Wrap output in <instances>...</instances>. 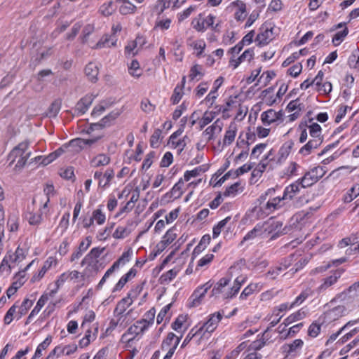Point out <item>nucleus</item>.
Listing matches in <instances>:
<instances>
[{
    "instance_id": "16",
    "label": "nucleus",
    "mask_w": 359,
    "mask_h": 359,
    "mask_svg": "<svg viewBox=\"0 0 359 359\" xmlns=\"http://www.w3.org/2000/svg\"><path fill=\"white\" fill-rule=\"evenodd\" d=\"M223 128V123L219 119H217L212 125L206 128L202 135L207 142L214 140L215 136L219 134Z\"/></svg>"
},
{
    "instance_id": "48",
    "label": "nucleus",
    "mask_w": 359,
    "mask_h": 359,
    "mask_svg": "<svg viewBox=\"0 0 359 359\" xmlns=\"http://www.w3.org/2000/svg\"><path fill=\"white\" fill-rule=\"evenodd\" d=\"M116 6L114 4V2L110 1L106 3H104L100 8L99 11L100 13L104 16L111 15L116 11Z\"/></svg>"
},
{
    "instance_id": "5",
    "label": "nucleus",
    "mask_w": 359,
    "mask_h": 359,
    "mask_svg": "<svg viewBox=\"0 0 359 359\" xmlns=\"http://www.w3.org/2000/svg\"><path fill=\"white\" fill-rule=\"evenodd\" d=\"M141 290L142 287L139 285L130 290L127 296L117 303L114 311V316H123L126 318L133 311V309L129 310L126 315H124L125 312L140 295Z\"/></svg>"
},
{
    "instance_id": "32",
    "label": "nucleus",
    "mask_w": 359,
    "mask_h": 359,
    "mask_svg": "<svg viewBox=\"0 0 359 359\" xmlns=\"http://www.w3.org/2000/svg\"><path fill=\"white\" fill-rule=\"evenodd\" d=\"M94 97L93 95H86L82 98L76 105V110L81 114L86 113L91 105Z\"/></svg>"
},
{
    "instance_id": "58",
    "label": "nucleus",
    "mask_w": 359,
    "mask_h": 359,
    "mask_svg": "<svg viewBox=\"0 0 359 359\" xmlns=\"http://www.w3.org/2000/svg\"><path fill=\"white\" fill-rule=\"evenodd\" d=\"M203 75V67L201 65L196 64L191 68L189 74L191 80H199Z\"/></svg>"
},
{
    "instance_id": "19",
    "label": "nucleus",
    "mask_w": 359,
    "mask_h": 359,
    "mask_svg": "<svg viewBox=\"0 0 359 359\" xmlns=\"http://www.w3.org/2000/svg\"><path fill=\"white\" fill-rule=\"evenodd\" d=\"M283 116V114L282 111H276L275 110L271 109L266 111H264L261 114V120L264 124L269 126L273 123L281 120Z\"/></svg>"
},
{
    "instance_id": "10",
    "label": "nucleus",
    "mask_w": 359,
    "mask_h": 359,
    "mask_svg": "<svg viewBox=\"0 0 359 359\" xmlns=\"http://www.w3.org/2000/svg\"><path fill=\"white\" fill-rule=\"evenodd\" d=\"M212 284L210 281L198 286L193 292L189 298V306L191 307H196L201 304L203 298L206 294L208 290L211 288Z\"/></svg>"
},
{
    "instance_id": "54",
    "label": "nucleus",
    "mask_w": 359,
    "mask_h": 359,
    "mask_svg": "<svg viewBox=\"0 0 359 359\" xmlns=\"http://www.w3.org/2000/svg\"><path fill=\"white\" fill-rule=\"evenodd\" d=\"M184 181L182 178H180L179 181L173 186L171 189V196L175 198H180L184 193L183 186Z\"/></svg>"
},
{
    "instance_id": "8",
    "label": "nucleus",
    "mask_w": 359,
    "mask_h": 359,
    "mask_svg": "<svg viewBox=\"0 0 359 359\" xmlns=\"http://www.w3.org/2000/svg\"><path fill=\"white\" fill-rule=\"evenodd\" d=\"M324 175V170L322 167H314L305 172L304 176L299 178V181L304 187H309L316 183Z\"/></svg>"
},
{
    "instance_id": "29",
    "label": "nucleus",
    "mask_w": 359,
    "mask_h": 359,
    "mask_svg": "<svg viewBox=\"0 0 359 359\" xmlns=\"http://www.w3.org/2000/svg\"><path fill=\"white\" fill-rule=\"evenodd\" d=\"M185 138L186 137L183 138H175V135H170L168 144L170 148L177 149V153L180 154L187 145Z\"/></svg>"
},
{
    "instance_id": "45",
    "label": "nucleus",
    "mask_w": 359,
    "mask_h": 359,
    "mask_svg": "<svg viewBox=\"0 0 359 359\" xmlns=\"http://www.w3.org/2000/svg\"><path fill=\"white\" fill-rule=\"evenodd\" d=\"M301 166L297 163L292 161L285 169V173L289 177H295L299 174Z\"/></svg>"
},
{
    "instance_id": "50",
    "label": "nucleus",
    "mask_w": 359,
    "mask_h": 359,
    "mask_svg": "<svg viewBox=\"0 0 359 359\" xmlns=\"http://www.w3.org/2000/svg\"><path fill=\"white\" fill-rule=\"evenodd\" d=\"M52 341V337L48 336L36 348L34 355L32 359L39 358L42 355V351L48 348Z\"/></svg>"
},
{
    "instance_id": "59",
    "label": "nucleus",
    "mask_w": 359,
    "mask_h": 359,
    "mask_svg": "<svg viewBox=\"0 0 359 359\" xmlns=\"http://www.w3.org/2000/svg\"><path fill=\"white\" fill-rule=\"evenodd\" d=\"M348 29L347 27H344L342 30L337 32L333 38H332V43L334 46H339L344 39V38L348 34Z\"/></svg>"
},
{
    "instance_id": "31",
    "label": "nucleus",
    "mask_w": 359,
    "mask_h": 359,
    "mask_svg": "<svg viewBox=\"0 0 359 359\" xmlns=\"http://www.w3.org/2000/svg\"><path fill=\"white\" fill-rule=\"evenodd\" d=\"M99 73V67L95 62H89L85 67V74L86 76L93 82H95L97 79Z\"/></svg>"
},
{
    "instance_id": "9",
    "label": "nucleus",
    "mask_w": 359,
    "mask_h": 359,
    "mask_svg": "<svg viewBox=\"0 0 359 359\" xmlns=\"http://www.w3.org/2000/svg\"><path fill=\"white\" fill-rule=\"evenodd\" d=\"M348 313V311L344 305H339L326 311L320 318H323L322 323H330L339 320Z\"/></svg>"
},
{
    "instance_id": "62",
    "label": "nucleus",
    "mask_w": 359,
    "mask_h": 359,
    "mask_svg": "<svg viewBox=\"0 0 359 359\" xmlns=\"http://www.w3.org/2000/svg\"><path fill=\"white\" fill-rule=\"evenodd\" d=\"M258 290V285L255 283H251L248 285L246 287L244 288L243 292H241L239 299L241 300H245L251 295L255 290Z\"/></svg>"
},
{
    "instance_id": "64",
    "label": "nucleus",
    "mask_w": 359,
    "mask_h": 359,
    "mask_svg": "<svg viewBox=\"0 0 359 359\" xmlns=\"http://www.w3.org/2000/svg\"><path fill=\"white\" fill-rule=\"evenodd\" d=\"M48 299V297L47 294L42 295L36 302L34 308L31 311V316H36L40 312L42 307L45 305Z\"/></svg>"
},
{
    "instance_id": "4",
    "label": "nucleus",
    "mask_w": 359,
    "mask_h": 359,
    "mask_svg": "<svg viewBox=\"0 0 359 359\" xmlns=\"http://www.w3.org/2000/svg\"><path fill=\"white\" fill-rule=\"evenodd\" d=\"M104 248H93L86 255L81 262L82 266H85L83 275L87 277H93L104 268L102 264L100 263L98 257L104 251Z\"/></svg>"
},
{
    "instance_id": "14",
    "label": "nucleus",
    "mask_w": 359,
    "mask_h": 359,
    "mask_svg": "<svg viewBox=\"0 0 359 359\" xmlns=\"http://www.w3.org/2000/svg\"><path fill=\"white\" fill-rule=\"evenodd\" d=\"M305 188L306 187L302 186V182L298 179L285 188L283 197L286 202L287 201H292L300 193L302 189Z\"/></svg>"
},
{
    "instance_id": "37",
    "label": "nucleus",
    "mask_w": 359,
    "mask_h": 359,
    "mask_svg": "<svg viewBox=\"0 0 359 359\" xmlns=\"http://www.w3.org/2000/svg\"><path fill=\"white\" fill-rule=\"evenodd\" d=\"M306 316V312L303 309H300L297 311V312H294L290 315L288 317H287L284 321L283 324L285 327L288 326L289 325L293 323L295 321H298L299 320L303 319Z\"/></svg>"
},
{
    "instance_id": "22",
    "label": "nucleus",
    "mask_w": 359,
    "mask_h": 359,
    "mask_svg": "<svg viewBox=\"0 0 359 359\" xmlns=\"http://www.w3.org/2000/svg\"><path fill=\"white\" fill-rule=\"evenodd\" d=\"M238 131V126L236 123L232 122L231 123L228 128H226L224 136L222 141V146L228 147L231 145L233 141L235 140L236 134Z\"/></svg>"
},
{
    "instance_id": "7",
    "label": "nucleus",
    "mask_w": 359,
    "mask_h": 359,
    "mask_svg": "<svg viewBox=\"0 0 359 359\" xmlns=\"http://www.w3.org/2000/svg\"><path fill=\"white\" fill-rule=\"evenodd\" d=\"M273 39V26L271 23L265 22L259 28V32L255 38V42L259 46H264Z\"/></svg>"
},
{
    "instance_id": "52",
    "label": "nucleus",
    "mask_w": 359,
    "mask_h": 359,
    "mask_svg": "<svg viewBox=\"0 0 359 359\" xmlns=\"http://www.w3.org/2000/svg\"><path fill=\"white\" fill-rule=\"evenodd\" d=\"M129 74L135 78H138L142 75V71L140 69V64L137 60H133L128 65Z\"/></svg>"
},
{
    "instance_id": "11",
    "label": "nucleus",
    "mask_w": 359,
    "mask_h": 359,
    "mask_svg": "<svg viewBox=\"0 0 359 359\" xmlns=\"http://www.w3.org/2000/svg\"><path fill=\"white\" fill-rule=\"evenodd\" d=\"M63 154L72 156L79 154L83 149V141L82 138H75L60 147Z\"/></svg>"
},
{
    "instance_id": "44",
    "label": "nucleus",
    "mask_w": 359,
    "mask_h": 359,
    "mask_svg": "<svg viewBox=\"0 0 359 359\" xmlns=\"http://www.w3.org/2000/svg\"><path fill=\"white\" fill-rule=\"evenodd\" d=\"M42 208V205L39 209V212L38 213H29V217H27L28 222L31 225H39L41 223L43 220V215H46L48 212V208L46 210L45 213H42L41 209Z\"/></svg>"
},
{
    "instance_id": "51",
    "label": "nucleus",
    "mask_w": 359,
    "mask_h": 359,
    "mask_svg": "<svg viewBox=\"0 0 359 359\" xmlns=\"http://www.w3.org/2000/svg\"><path fill=\"white\" fill-rule=\"evenodd\" d=\"M137 7L130 1L123 2L119 6L118 11L122 15L132 14L135 12Z\"/></svg>"
},
{
    "instance_id": "55",
    "label": "nucleus",
    "mask_w": 359,
    "mask_h": 359,
    "mask_svg": "<svg viewBox=\"0 0 359 359\" xmlns=\"http://www.w3.org/2000/svg\"><path fill=\"white\" fill-rule=\"evenodd\" d=\"M33 305V301L30 300L27 298L25 299L23 302H22L20 306L19 307L18 311V319H20L22 318V316L26 314L27 311L32 307Z\"/></svg>"
},
{
    "instance_id": "21",
    "label": "nucleus",
    "mask_w": 359,
    "mask_h": 359,
    "mask_svg": "<svg viewBox=\"0 0 359 359\" xmlns=\"http://www.w3.org/2000/svg\"><path fill=\"white\" fill-rule=\"evenodd\" d=\"M344 271L341 269L336 270L332 275L324 278L322 284L318 287L320 292L325 291L334 285L339 278L341 276Z\"/></svg>"
},
{
    "instance_id": "56",
    "label": "nucleus",
    "mask_w": 359,
    "mask_h": 359,
    "mask_svg": "<svg viewBox=\"0 0 359 359\" xmlns=\"http://www.w3.org/2000/svg\"><path fill=\"white\" fill-rule=\"evenodd\" d=\"M199 332L198 325L193 327L186 336L184 341L182 342V347L187 346L194 337H198V340L203 339V338H201V333Z\"/></svg>"
},
{
    "instance_id": "38",
    "label": "nucleus",
    "mask_w": 359,
    "mask_h": 359,
    "mask_svg": "<svg viewBox=\"0 0 359 359\" xmlns=\"http://www.w3.org/2000/svg\"><path fill=\"white\" fill-rule=\"evenodd\" d=\"M117 39L115 36H106L104 38L100 39L96 44L97 48H102L104 47L116 46Z\"/></svg>"
},
{
    "instance_id": "25",
    "label": "nucleus",
    "mask_w": 359,
    "mask_h": 359,
    "mask_svg": "<svg viewBox=\"0 0 359 359\" xmlns=\"http://www.w3.org/2000/svg\"><path fill=\"white\" fill-rule=\"evenodd\" d=\"M321 144L322 142L318 138L311 139L299 149V154L303 156H307L318 149Z\"/></svg>"
},
{
    "instance_id": "6",
    "label": "nucleus",
    "mask_w": 359,
    "mask_h": 359,
    "mask_svg": "<svg viewBox=\"0 0 359 359\" xmlns=\"http://www.w3.org/2000/svg\"><path fill=\"white\" fill-rule=\"evenodd\" d=\"M222 316L223 312H216L210 315L208 320L202 325H198V332L201 333V338L208 339L217 328L219 321L222 318Z\"/></svg>"
},
{
    "instance_id": "12",
    "label": "nucleus",
    "mask_w": 359,
    "mask_h": 359,
    "mask_svg": "<svg viewBox=\"0 0 359 359\" xmlns=\"http://www.w3.org/2000/svg\"><path fill=\"white\" fill-rule=\"evenodd\" d=\"M226 11L233 12L234 18L237 21H243L246 17V4L241 0L231 2L226 7Z\"/></svg>"
},
{
    "instance_id": "23",
    "label": "nucleus",
    "mask_w": 359,
    "mask_h": 359,
    "mask_svg": "<svg viewBox=\"0 0 359 359\" xmlns=\"http://www.w3.org/2000/svg\"><path fill=\"white\" fill-rule=\"evenodd\" d=\"M246 278L244 276H238L237 277L233 282L232 287L229 289V290L224 291L223 294V297L224 299H231L241 289L242 285L245 282Z\"/></svg>"
},
{
    "instance_id": "34",
    "label": "nucleus",
    "mask_w": 359,
    "mask_h": 359,
    "mask_svg": "<svg viewBox=\"0 0 359 359\" xmlns=\"http://www.w3.org/2000/svg\"><path fill=\"white\" fill-rule=\"evenodd\" d=\"M309 125L307 126L309 134L312 139H319L323 142V137L321 135L322 128L320 126L316 123H312L311 120H309Z\"/></svg>"
},
{
    "instance_id": "36",
    "label": "nucleus",
    "mask_w": 359,
    "mask_h": 359,
    "mask_svg": "<svg viewBox=\"0 0 359 359\" xmlns=\"http://www.w3.org/2000/svg\"><path fill=\"white\" fill-rule=\"evenodd\" d=\"M62 154H63L62 149H61V148L60 147L55 151L50 153L49 155H48L45 157L38 156V157L35 158V160L38 161L39 160L42 159V161H41V162H40V163H41L44 165H48L49 163H50L51 162H53L54 160H55L57 158L60 156Z\"/></svg>"
},
{
    "instance_id": "20",
    "label": "nucleus",
    "mask_w": 359,
    "mask_h": 359,
    "mask_svg": "<svg viewBox=\"0 0 359 359\" xmlns=\"http://www.w3.org/2000/svg\"><path fill=\"white\" fill-rule=\"evenodd\" d=\"M114 176V172L112 170L107 169L104 173L101 171H95L94 172V179L98 180V184L101 187H106L109 186L111 180Z\"/></svg>"
},
{
    "instance_id": "63",
    "label": "nucleus",
    "mask_w": 359,
    "mask_h": 359,
    "mask_svg": "<svg viewBox=\"0 0 359 359\" xmlns=\"http://www.w3.org/2000/svg\"><path fill=\"white\" fill-rule=\"evenodd\" d=\"M27 254V250L18 247L16 249L13 255L11 256V259L13 260V262H20L25 258Z\"/></svg>"
},
{
    "instance_id": "26",
    "label": "nucleus",
    "mask_w": 359,
    "mask_h": 359,
    "mask_svg": "<svg viewBox=\"0 0 359 359\" xmlns=\"http://www.w3.org/2000/svg\"><path fill=\"white\" fill-rule=\"evenodd\" d=\"M254 57V50L252 48L245 50L242 55L236 59L230 60V65L233 68H237L239 65L244 62H250Z\"/></svg>"
},
{
    "instance_id": "18",
    "label": "nucleus",
    "mask_w": 359,
    "mask_h": 359,
    "mask_svg": "<svg viewBox=\"0 0 359 359\" xmlns=\"http://www.w3.org/2000/svg\"><path fill=\"white\" fill-rule=\"evenodd\" d=\"M110 156L104 153L97 154L93 156L89 160V165L91 168H99L107 166L110 163Z\"/></svg>"
},
{
    "instance_id": "47",
    "label": "nucleus",
    "mask_w": 359,
    "mask_h": 359,
    "mask_svg": "<svg viewBox=\"0 0 359 359\" xmlns=\"http://www.w3.org/2000/svg\"><path fill=\"white\" fill-rule=\"evenodd\" d=\"M231 219L230 217H226L224 219L219 221L212 229V238H217L221 233L222 231L224 229L226 224Z\"/></svg>"
},
{
    "instance_id": "61",
    "label": "nucleus",
    "mask_w": 359,
    "mask_h": 359,
    "mask_svg": "<svg viewBox=\"0 0 359 359\" xmlns=\"http://www.w3.org/2000/svg\"><path fill=\"white\" fill-rule=\"evenodd\" d=\"M315 90L318 92L320 94L328 95L332 90V85L329 81H324L320 83L319 86L314 87Z\"/></svg>"
},
{
    "instance_id": "3",
    "label": "nucleus",
    "mask_w": 359,
    "mask_h": 359,
    "mask_svg": "<svg viewBox=\"0 0 359 359\" xmlns=\"http://www.w3.org/2000/svg\"><path fill=\"white\" fill-rule=\"evenodd\" d=\"M29 146V142L25 140L15 146L9 153L8 156V160L10 161L8 165L11 166L16 161L14 166L15 171L21 170L30 157L32 152L28 151Z\"/></svg>"
},
{
    "instance_id": "17",
    "label": "nucleus",
    "mask_w": 359,
    "mask_h": 359,
    "mask_svg": "<svg viewBox=\"0 0 359 359\" xmlns=\"http://www.w3.org/2000/svg\"><path fill=\"white\" fill-rule=\"evenodd\" d=\"M77 350V345L75 344H69L66 346H57L54 348V349L50 353L48 357L49 358H59L62 355H70L75 353Z\"/></svg>"
},
{
    "instance_id": "15",
    "label": "nucleus",
    "mask_w": 359,
    "mask_h": 359,
    "mask_svg": "<svg viewBox=\"0 0 359 359\" xmlns=\"http://www.w3.org/2000/svg\"><path fill=\"white\" fill-rule=\"evenodd\" d=\"M263 226L265 237L269 234L273 233L272 238L282 233L283 222L280 221L270 220L261 224Z\"/></svg>"
},
{
    "instance_id": "40",
    "label": "nucleus",
    "mask_w": 359,
    "mask_h": 359,
    "mask_svg": "<svg viewBox=\"0 0 359 359\" xmlns=\"http://www.w3.org/2000/svg\"><path fill=\"white\" fill-rule=\"evenodd\" d=\"M189 46L196 51V55L201 57L206 48V43L203 39L193 41Z\"/></svg>"
},
{
    "instance_id": "39",
    "label": "nucleus",
    "mask_w": 359,
    "mask_h": 359,
    "mask_svg": "<svg viewBox=\"0 0 359 359\" xmlns=\"http://www.w3.org/2000/svg\"><path fill=\"white\" fill-rule=\"evenodd\" d=\"M273 88H269L264 90L262 91V95L264 97L263 100L264 102L269 105L271 106L274 104L275 103L280 102V100L276 97V96H273Z\"/></svg>"
},
{
    "instance_id": "13",
    "label": "nucleus",
    "mask_w": 359,
    "mask_h": 359,
    "mask_svg": "<svg viewBox=\"0 0 359 359\" xmlns=\"http://www.w3.org/2000/svg\"><path fill=\"white\" fill-rule=\"evenodd\" d=\"M55 189L52 184H46L43 189V194H39L35 196L33 202L36 203L39 201L42 205L41 211L42 213H45L48 208V203H49L50 196L54 195Z\"/></svg>"
},
{
    "instance_id": "53",
    "label": "nucleus",
    "mask_w": 359,
    "mask_h": 359,
    "mask_svg": "<svg viewBox=\"0 0 359 359\" xmlns=\"http://www.w3.org/2000/svg\"><path fill=\"white\" fill-rule=\"evenodd\" d=\"M283 316V314L273 309L271 313L268 314L265 319L269 322L270 327H273L280 322Z\"/></svg>"
},
{
    "instance_id": "41",
    "label": "nucleus",
    "mask_w": 359,
    "mask_h": 359,
    "mask_svg": "<svg viewBox=\"0 0 359 359\" xmlns=\"http://www.w3.org/2000/svg\"><path fill=\"white\" fill-rule=\"evenodd\" d=\"M229 281L230 279L228 278H221L214 286L212 290V295H217L220 293H222V294H224L225 291L224 289L229 285Z\"/></svg>"
},
{
    "instance_id": "33",
    "label": "nucleus",
    "mask_w": 359,
    "mask_h": 359,
    "mask_svg": "<svg viewBox=\"0 0 359 359\" xmlns=\"http://www.w3.org/2000/svg\"><path fill=\"white\" fill-rule=\"evenodd\" d=\"M133 255V250L130 248L123 252L121 256L112 264L111 267L115 270H118L120 266H124L128 263Z\"/></svg>"
},
{
    "instance_id": "46",
    "label": "nucleus",
    "mask_w": 359,
    "mask_h": 359,
    "mask_svg": "<svg viewBox=\"0 0 359 359\" xmlns=\"http://www.w3.org/2000/svg\"><path fill=\"white\" fill-rule=\"evenodd\" d=\"M204 172L205 170L201 166H198L191 170H187L182 179L184 182H189L191 178L197 177Z\"/></svg>"
},
{
    "instance_id": "27",
    "label": "nucleus",
    "mask_w": 359,
    "mask_h": 359,
    "mask_svg": "<svg viewBox=\"0 0 359 359\" xmlns=\"http://www.w3.org/2000/svg\"><path fill=\"white\" fill-rule=\"evenodd\" d=\"M180 341V337H177L174 333H168L165 339H164L161 344V348L163 351L169 350V348H173L176 350L179 343Z\"/></svg>"
},
{
    "instance_id": "43",
    "label": "nucleus",
    "mask_w": 359,
    "mask_h": 359,
    "mask_svg": "<svg viewBox=\"0 0 359 359\" xmlns=\"http://www.w3.org/2000/svg\"><path fill=\"white\" fill-rule=\"evenodd\" d=\"M53 262V259L51 257H49L43 264L41 269L39 271L34 274L32 277V281H36L40 280L43 277L47 271L50 268Z\"/></svg>"
},
{
    "instance_id": "28",
    "label": "nucleus",
    "mask_w": 359,
    "mask_h": 359,
    "mask_svg": "<svg viewBox=\"0 0 359 359\" xmlns=\"http://www.w3.org/2000/svg\"><path fill=\"white\" fill-rule=\"evenodd\" d=\"M304 345V341L297 339L294 340L292 343L285 344L282 346L283 353H286L287 355H290L297 351L300 350Z\"/></svg>"
},
{
    "instance_id": "30",
    "label": "nucleus",
    "mask_w": 359,
    "mask_h": 359,
    "mask_svg": "<svg viewBox=\"0 0 359 359\" xmlns=\"http://www.w3.org/2000/svg\"><path fill=\"white\" fill-rule=\"evenodd\" d=\"M136 275V270L133 268L130 269L125 275H123L118 283L115 285L113 288L112 292H116L117 291H120L126 283L132 278L135 277Z\"/></svg>"
},
{
    "instance_id": "1",
    "label": "nucleus",
    "mask_w": 359,
    "mask_h": 359,
    "mask_svg": "<svg viewBox=\"0 0 359 359\" xmlns=\"http://www.w3.org/2000/svg\"><path fill=\"white\" fill-rule=\"evenodd\" d=\"M156 311L151 308L147 311L144 318L135 321L122 334L121 341L126 346L131 347L135 340H139L154 323Z\"/></svg>"
},
{
    "instance_id": "42",
    "label": "nucleus",
    "mask_w": 359,
    "mask_h": 359,
    "mask_svg": "<svg viewBox=\"0 0 359 359\" xmlns=\"http://www.w3.org/2000/svg\"><path fill=\"white\" fill-rule=\"evenodd\" d=\"M217 112L212 111H206L201 118L198 121V124L200 125V128H203L209 123H210L217 115Z\"/></svg>"
},
{
    "instance_id": "60",
    "label": "nucleus",
    "mask_w": 359,
    "mask_h": 359,
    "mask_svg": "<svg viewBox=\"0 0 359 359\" xmlns=\"http://www.w3.org/2000/svg\"><path fill=\"white\" fill-rule=\"evenodd\" d=\"M92 220L96 222L98 225H102L105 222L106 216L104 213L102 212L101 209H96L93 212L92 214Z\"/></svg>"
},
{
    "instance_id": "49",
    "label": "nucleus",
    "mask_w": 359,
    "mask_h": 359,
    "mask_svg": "<svg viewBox=\"0 0 359 359\" xmlns=\"http://www.w3.org/2000/svg\"><path fill=\"white\" fill-rule=\"evenodd\" d=\"M268 266L266 260L260 259H251L249 262L248 268L252 270H259L266 268Z\"/></svg>"
},
{
    "instance_id": "2",
    "label": "nucleus",
    "mask_w": 359,
    "mask_h": 359,
    "mask_svg": "<svg viewBox=\"0 0 359 359\" xmlns=\"http://www.w3.org/2000/svg\"><path fill=\"white\" fill-rule=\"evenodd\" d=\"M275 192L274 189H269L257 199L258 205L252 210L258 218H264L285 207L286 201L283 196H276Z\"/></svg>"
},
{
    "instance_id": "24",
    "label": "nucleus",
    "mask_w": 359,
    "mask_h": 359,
    "mask_svg": "<svg viewBox=\"0 0 359 359\" xmlns=\"http://www.w3.org/2000/svg\"><path fill=\"white\" fill-rule=\"evenodd\" d=\"M259 237H265L264 234L263 226L261 224H257L253 229L249 231L243 238L241 245H243L245 242L251 243L254 239Z\"/></svg>"
},
{
    "instance_id": "35",
    "label": "nucleus",
    "mask_w": 359,
    "mask_h": 359,
    "mask_svg": "<svg viewBox=\"0 0 359 359\" xmlns=\"http://www.w3.org/2000/svg\"><path fill=\"white\" fill-rule=\"evenodd\" d=\"M112 104L109 100H102L97 104L93 109L91 115L94 118L99 117Z\"/></svg>"
},
{
    "instance_id": "57",
    "label": "nucleus",
    "mask_w": 359,
    "mask_h": 359,
    "mask_svg": "<svg viewBox=\"0 0 359 359\" xmlns=\"http://www.w3.org/2000/svg\"><path fill=\"white\" fill-rule=\"evenodd\" d=\"M161 129H156L150 138V145L153 148H158L161 142Z\"/></svg>"
}]
</instances>
